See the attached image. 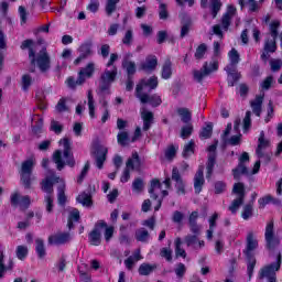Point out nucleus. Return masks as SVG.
Wrapping results in <instances>:
<instances>
[{
  "instance_id": "1",
  "label": "nucleus",
  "mask_w": 282,
  "mask_h": 282,
  "mask_svg": "<svg viewBox=\"0 0 282 282\" xmlns=\"http://www.w3.org/2000/svg\"><path fill=\"white\" fill-rule=\"evenodd\" d=\"M59 145L63 147V151L55 150L53 153V162L56 164L57 171H63L65 166L74 169L76 159H74V153L72 152V141L68 138H64L59 140ZM63 155L66 161L63 160Z\"/></svg>"
},
{
  "instance_id": "2",
  "label": "nucleus",
  "mask_w": 282,
  "mask_h": 282,
  "mask_svg": "<svg viewBox=\"0 0 282 282\" xmlns=\"http://www.w3.org/2000/svg\"><path fill=\"white\" fill-rule=\"evenodd\" d=\"M131 57H133V54L128 53L127 55H124L121 63L122 69H126L127 73L126 91H133V76H135V72H138L135 62L129 59Z\"/></svg>"
},
{
  "instance_id": "3",
  "label": "nucleus",
  "mask_w": 282,
  "mask_h": 282,
  "mask_svg": "<svg viewBox=\"0 0 282 282\" xmlns=\"http://www.w3.org/2000/svg\"><path fill=\"white\" fill-rule=\"evenodd\" d=\"M34 159H28L21 164L20 180L22 186H24L26 191H30V188H32V173L34 171Z\"/></svg>"
},
{
  "instance_id": "4",
  "label": "nucleus",
  "mask_w": 282,
  "mask_h": 282,
  "mask_svg": "<svg viewBox=\"0 0 282 282\" xmlns=\"http://www.w3.org/2000/svg\"><path fill=\"white\" fill-rule=\"evenodd\" d=\"M142 166V161L140 160V154L138 152H133L130 158H128L126 162V169L120 177V182L122 184H127L129 180H131V171H138Z\"/></svg>"
},
{
  "instance_id": "5",
  "label": "nucleus",
  "mask_w": 282,
  "mask_h": 282,
  "mask_svg": "<svg viewBox=\"0 0 282 282\" xmlns=\"http://www.w3.org/2000/svg\"><path fill=\"white\" fill-rule=\"evenodd\" d=\"M281 269V253L275 252V262L264 267L260 271V279H268L269 282H276V272Z\"/></svg>"
},
{
  "instance_id": "6",
  "label": "nucleus",
  "mask_w": 282,
  "mask_h": 282,
  "mask_svg": "<svg viewBox=\"0 0 282 282\" xmlns=\"http://www.w3.org/2000/svg\"><path fill=\"white\" fill-rule=\"evenodd\" d=\"M219 145V141H214L213 144H210L207 148L208 156H207V163H206V180H212L213 173L215 171V165L217 164V147Z\"/></svg>"
},
{
  "instance_id": "7",
  "label": "nucleus",
  "mask_w": 282,
  "mask_h": 282,
  "mask_svg": "<svg viewBox=\"0 0 282 282\" xmlns=\"http://www.w3.org/2000/svg\"><path fill=\"white\" fill-rule=\"evenodd\" d=\"M265 248H279L281 238L274 232V220H270L264 231Z\"/></svg>"
},
{
  "instance_id": "8",
  "label": "nucleus",
  "mask_w": 282,
  "mask_h": 282,
  "mask_svg": "<svg viewBox=\"0 0 282 282\" xmlns=\"http://www.w3.org/2000/svg\"><path fill=\"white\" fill-rule=\"evenodd\" d=\"M118 76V67L113 66L112 70L106 69L99 79V91L105 93L111 89V84L116 82Z\"/></svg>"
},
{
  "instance_id": "9",
  "label": "nucleus",
  "mask_w": 282,
  "mask_h": 282,
  "mask_svg": "<svg viewBox=\"0 0 282 282\" xmlns=\"http://www.w3.org/2000/svg\"><path fill=\"white\" fill-rule=\"evenodd\" d=\"M158 85H160V82L158 80V76H151L149 78H142L139 80L135 87V96H143L144 89H149V91H153V89H158Z\"/></svg>"
},
{
  "instance_id": "10",
  "label": "nucleus",
  "mask_w": 282,
  "mask_h": 282,
  "mask_svg": "<svg viewBox=\"0 0 282 282\" xmlns=\"http://www.w3.org/2000/svg\"><path fill=\"white\" fill-rule=\"evenodd\" d=\"M246 162H250V154L248 152H242L238 165L232 170L234 180H236V182L241 180V175H250Z\"/></svg>"
},
{
  "instance_id": "11",
  "label": "nucleus",
  "mask_w": 282,
  "mask_h": 282,
  "mask_svg": "<svg viewBox=\"0 0 282 282\" xmlns=\"http://www.w3.org/2000/svg\"><path fill=\"white\" fill-rule=\"evenodd\" d=\"M217 69H219V63L213 62L208 64V62H205L199 70L193 72L194 80H196V83H203L205 76H209V74L217 72Z\"/></svg>"
},
{
  "instance_id": "12",
  "label": "nucleus",
  "mask_w": 282,
  "mask_h": 282,
  "mask_svg": "<svg viewBox=\"0 0 282 282\" xmlns=\"http://www.w3.org/2000/svg\"><path fill=\"white\" fill-rule=\"evenodd\" d=\"M93 153L95 155L97 169L102 170L105 167V162H107V153H109V150L104 145L97 144Z\"/></svg>"
},
{
  "instance_id": "13",
  "label": "nucleus",
  "mask_w": 282,
  "mask_h": 282,
  "mask_svg": "<svg viewBox=\"0 0 282 282\" xmlns=\"http://www.w3.org/2000/svg\"><path fill=\"white\" fill-rule=\"evenodd\" d=\"M155 188H162V183L160 182L159 178H153L151 181V185L149 188V194L151 196V199H154L156 202V205L154 206V212L158 213V210L162 208L163 198H160V196L155 194Z\"/></svg>"
},
{
  "instance_id": "14",
  "label": "nucleus",
  "mask_w": 282,
  "mask_h": 282,
  "mask_svg": "<svg viewBox=\"0 0 282 282\" xmlns=\"http://www.w3.org/2000/svg\"><path fill=\"white\" fill-rule=\"evenodd\" d=\"M35 65L39 67L42 74H46V72H50V68L52 67L50 54H47V52H44L37 55L35 57Z\"/></svg>"
},
{
  "instance_id": "15",
  "label": "nucleus",
  "mask_w": 282,
  "mask_h": 282,
  "mask_svg": "<svg viewBox=\"0 0 282 282\" xmlns=\"http://www.w3.org/2000/svg\"><path fill=\"white\" fill-rule=\"evenodd\" d=\"M94 74H96V64L94 62H89L78 72L79 83H83L85 85V83L89 80V78H94Z\"/></svg>"
},
{
  "instance_id": "16",
  "label": "nucleus",
  "mask_w": 282,
  "mask_h": 282,
  "mask_svg": "<svg viewBox=\"0 0 282 282\" xmlns=\"http://www.w3.org/2000/svg\"><path fill=\"white\" fill-rule=\"evenodd\" d=\"M276 40L267 39L264 42L263 52L260 55L261 61L268 63V61H270V54H274V52H276Z\"/></svg>"
},
{
  "instance_id": "17",
  "label": "nucleus",
  "mask_w": 282,
  "mask_h": 282,
  "mask_svg": "<svg viewBox=\"0 0 282 282\" xmlns=\"http://www.w3.org/2000/svg\"><path fill=\"white\" fill-rule=\"evenodd\" d=\"M72 239L69 232H57L48 237V246H63Z\"/></svg>"
},
{
  "instance_id": "18",
  "label": "nucleus",
  "mask_w": 282,
  "mask_h": 282,
  "mask_svg": "<svg viewBox=\"0 0 282 282\" xmlns=\"http://www.w3.org/2000/svg\"><path fill=\"white\" fill-rule=\"evenodd\" d=\"M32 200L29 195L21 196L18 192L11 195V206H21V208H30Z\"/></svg>"
},
{
  "instance_id": "19",
  "label": "nucleus",
  "mask_w": 282,
  "mask_h": 282,
  "mask_svg": "<svg viewBox=\"0 0 282 282\" xmlns=\"http://www.w3.org/2000/svg\"><path fill=\"white\" fill-rule=\"evenodd\" d=\"M79 56L74 61V65H80L82 61H86L91 56V42H85L78 47Z\"/></svg>"
},
{
  "instance_id": "20",
  "label": "nucleus",
  "mask_w": 282,
  "mask_h": 282,
  "mask_svg": "<svg viewBox=\"0 0 282 282\" xmlns=\"http://www.w3.org/2000/svg\"><path fill=\"white\" fill-rule=\"evenodd\" d=\"M137 98H139L142 105L149 104L151 105V107H160V105H162V97L158 94H154V95L143 94V95H139Z\"/></svg>"
},
{
  "instance_id": "21",
  "label": "nucleus",
  "mask_w": 282,
  "mask_h": 282,
  "mask_svg": "<svg viewBox=\"0 0 282 282\" xmlns=\"http://www.w3.org/2000/svg\"><path fill=\"white\" fill-rule=\"evenodd\" d=\"M204 184H206V180H204V167L197 170L194 176V192L196 195H199L204 189Z\"/></svg>"
},
{
  "instance_id": "22",
  "label": "nucleus",
  "mask_w": 282,
  "mask_h": 282,
  "mask_svg": "<svg viewBox=\"0 0 282 282\" xmlns=\"http://www.w3.org/2000/svg\"><path fill=\"white\" fill-rule=\"evenodd\" d=\"M245 256L247 257L248 267L247 272L249 274V280L252 279V272L254 270V265H257V260H254V249L248 248L243 250Z\"/></svg>"
},
{
  "instance_id": "23",
  "label": "nucleus",
  "mask_w": 282,
  "mask_h": 282,
  "mask_svg": "<svg viewBox=\"0 0 282 282\" xmlns=\"http://www.w3.org/2000/svg\"><path fill=\"white\" fill-rule=\"evenodd\" d=\"M21 50H29V58L31 65H36V51H34V40H24L21 44Z\"/></svg>"
},
{
  "instance_id": "24",
  "label": "nucleus",
  "mask_w": 282,
  "mask_h": 282,
  "mask_svg": "<svg viewBox=\"0 0 282 282\" xmlns=\"http://www.w3.org/2000/svg\"><path fill=\"white\" fill-rule=\"evenodd\" d=\"M143 72H155L158 69V56L151 54L145 57V61L141 64Z\"/></svg>"
},
{
  "instance_id": "25",
  "label": "nucleus",
  "mask_w": 282,
  "mask_h": 282,
  "mask_svg": "<svg viewBox=\"0 0 282 282\" xmlns=\"http://www.w3.org/2000/svg\"><path fill=\"white\" fill-rule=\"evenodd\" d=\"M227 76V85L228 87H235L236 83L241 80V73L237 72V68H232L231 66L226 67Z\"/></svg>"
},
{
  "instance_id": "26",
  "label": "nucleus",
  "mask_w": 282,
  "mask_h": 282,
  "mask_svg": "<svg viewBox=\"0 0 282 282\" xmlns=\"http://www.w3.org/2000/svg\"><path fill=\"white\" fill-rule=\"evenodd\" d=\"M270 147V141L265 139V132L261 131L258 138V147L256 149V154L259 160L263 159V149Z\"/></svg>"
},
{
  "instance_id": "27",
  "label": "nucleus",
  "mask_w": 282,
  "mask_h": 282,
  "mask_svg": "<svg viewBox=\"0 0 282 282\" xmlns=\"http://www.w3.org/2000/svg\"><path fill=\"white\" fill-rule=\"evenodd\" d=\"M0 270L6 272V270H12V259L10 254L3 249H0Z\"/></svg>"
},
{
  "instance_id": "28",
  "label": "nucleus",
  "mask_w": 282,
  "mask_h": 282,
  "mask_svg": "<svg viewBox=\"0 0 282 282\" xmlns=\"http://www.w3.org/2000/svg\"><path fill=\"white\" fill-rule=\"evenodd\" d=\"M138 261H142V254H140V249H137L130 257H128L124 260L123 263H124L127 270L131 271V270H133V268Z\"/></svg>"
},
{
  "instance_id": "29",
  "label": "nucleus",
  "mask_w": 282,
  "mask_h": 282,
  "mask_svg": "<svg viewBox=\"0 0 282 282\" xmlns=\"http://www.w3.org/2000/svg\"><path fill=\"white\" fill-rule=\"evenodd\" d=\"M173 76V62H171V58H167L164 61L161 69V78L163 80H169Z\"/></svg>"
},
{
  "instance_id": "30",
  "label": "nucleus",
  "mask_w": 282,
  "mask_h": 282,
  "mask_svg": "<svg viewBox=\"0 0 282 282\" xmlns=\"http://www.w3.org/2000/svg\"><path fill=\"white\" fill-rule=\"evenodd\" d=\"M96 228H105V234L104 237L106 239V241L109 243V241H111V239L113 238V232H115V228L113 226H108L107 221L105 220H99L96 223Z\"/></svg>"
},
{
  "instance_id": "31",
  "label": "nucleus",
  "mask_w": 282,
  "mask_h": 282,
  "mask_svg": "<svg viewBox=\"0 0 282 282\" xmlns=\"http://www.w3.org/2000/svg\"><path fill=\"white\" fill-rule=\"evenodd\" d=\"M252 111L257 118H261V112L263 111V96L259 95L250 102Z\"/></svg>"
},
{
  "instance_id": "32",
  "label": "nucleus",
  "mask_w": 282,
  "mask_h": 282,
  "mask_svg": "<svg viewBox=\"0 0 282 282\" xmlns=\"http://www.w3.org/2000/svg\"><path fill=\"white\" fill-rule=\"evenodd\" d=\"M141 118L143 120V127L142 130L143 131H149L153 124V120H155L153 112L149 111V110H144L141 112Z\"/></svg>"
},
{
  "instance_id": "33",
  "label": "nucleus",
  "mask_w": 282,
  "mask_h": 282,
  "mask_svg": "<svg viewBox=\"0 0 282 282\" xmlns=\"http://www.w3.org/2000/svg\"><path fill=\"white\" fill-rule=\"evenodd\" d=\"M183 242L185 243V246H187V248H193L194 246H199V248H204L205 246L204 240H199V237L195 235L185 236Z\"/></svg>"
},
{
  "instance_id": "34",
  "label": "nucleus",
  "mask_w": 282,
  "mask_h": 282,
  "mask_svg": "<svg viewBox=\"0 0 282 282\" xmlns=\"http://www.w3.org/2000/svg\"><path fill=\"white\" fill-rule=\"evenodd\" d=\"M177 151H180V145L170 144L164 150V158L167 162H173L177 158Z\"/></svg>"
},
{
  "instance_id": "35",
  "label": "nucleus",
  "mask_w": 282,
  "mask_h": 282,
  "mask_svg": "<svg viewBox=\"0 0 282 282\" xmlns=\"http://www.w3.org/2000/svg\"><path fill=\"white\" fill-rule=\"evenodd\" d=\"M100 227H96L88 234V241L90 246H99L101 241Z\"/></svg>"
},
{
  "instance_id": "36",
  "label": "nucleus",
  "mask_w": 282,
  "mask_h": 282,
  "mask_svg": "<svg viewBox=\"0 0 282 282\" xmlns=\"http://www.w3.org/2000/svg\"><path fill=\"white\" fill-rule=\"evenodd\" d=\"M176 112L184 124H191V120H193V112H191L188 108H177Z\"/></svg>"
},
{
  "instance_id": "37",
  "label": "nucleus",
  "mask_w": 282,
  "mask_h": 282,
  "mask_svg": "<svg viewBox=\"0 0 282 282\" xmlns=\"http://www.w3.org/2000/svg\"><path fill=\"white\" fill-rule=\"evenodd\" d=\"M54 182H58V177L42 181V191L47 195H52L54 193Z\"/></svg>"
},
{
  "instance_id": "38",
  "label": "nucleus",
  "mask_w": 282,
  "mask_h": 282,
  "mask_svg": "<svg viewBox=\"0 0 282 282\" xmlns=\"http://www.w3.org/2000/svg\"><path fill=\"white\" fill-rule=\"evenodd\" d=\"M213 138V122H207L199 131L200 140H210Z\"/></svg>"
},
{
  "instance_id": "39",
  "label": "nucleus",
  "mask_w": 282,
  "mask_h": 282,
  "mask_svg": "<svg viewBox=\"0 0 282 282\" xmlns=\"http://www.w3.org/2000/svg\"><path fill=\"white\" fill-rule=\"evenodd\" d=\"M238 4L240 6L241 10H243V8L249 4V12L259 11V3L257 2V0H238Z\"/></svg>"
},
{
  "instance_id": "40",
  "label": "nucleus",
  "mask_w": 282,
  "mask_h": 282,
  "mask_svg": "<svg viewBox=\"0 0 282 282\" xmlns=\"http://www.w3.org/2000/svg\"><path fill=\"white\" fill-rule=\"evenodd\" d=\"M32 120L35 121V123L32 126V133H34V135L43 133V118L35 115Z\"/></svg>"
},
{
  "instance_id": "41",
  "label": "nucleus",
  "mask_w": 282,
  "mask_h": 282,
  "mask_svg": "<svg viewBox=\"0 0 282 282\" xmlns=\"http://www.w3.org/2000/svg\"><path fill=\"white\" fill-rule=\"evenodd\" d=\"M228 58L231 67H237L241 62V55H239V51H237V48H231L228 52Z\"/></svg>"
},
{
  "instance_id": "42",
  "label": "nucleus",
  "mask_w": 282,
  "mask_h": 282,
  "mask_svg": "<svg viewBox=\"0 0 282 282\" xmlns=\"http://www.w3.org/2000/svg\"><path fill=\"white\" fill-rule=\"evenodd\" d=\"M118 3H120V0H107L105 6V12L107 17H112L113 12L118 10Z\"/></svg>"
},
{
  "instance_id": "43",
  "label": "nucleus",
  "mask_w": 282,
  "mask_h": 282,
  "mask_svg": "<svg viewBox=\"0 0 282 282\" xmlns=\"http://www.w3.org/2000/svg\"><path fill=\"white\" fill-rule=\"evenodd\" d=\"M77 202L82 204L83 206H87L88 208L94 206V200L91 199V194H87L86 192H83L77 196Z\"/></svg>"
},
{
  "instance_id": "44",
  "label": "nucleus",
  "mask_w": 282,
  "mask_h": 282,
  "mask_svg": "<svg viewBox=\"0 0 282 282\" xmlns=\"http://www.w3.org/2000/svg\"><path fill=\"white\" fill-rule=\"evenodd\" d=\"M195 153V141L189 140L183 148L182 155L186 160Z\"/></svg>"
},
{
  "instance_id": "45",
  "label": "nucleus",
  "mask_w": 282,
  "mask_h": 282,
  "mask_svg": "<svg viewBox=\"0 0 282 282\" xmlns=\"http://www.w3.org/2000/svg\"><path fill=\"white\" fill-rule=\"evenodd\" d=\"M221 0H210L212 19H217V14L221 11Z\"/></svg>"
},
{
  "instance_id": "46",
  "label": "nucleus",
  "mask_w": 282,
  "mask_h": 282,
  "mask_svg": "<svg viewBox=\"0 0 282 282\" xmlns=\"http://www.w3.org/2000/svg\"><path fill=\"white\" fill-rule=\"evenodd\" d=\"M252 215H254V207L251 203H248L242 208L241 217L245 221H248Z\"/></svg>"
},
{
  "instance_id": "47",
  "label": "nucleus",
  "mask_w": 282,
  "mask_h": 282,
  "mask_svg": "<svg viewBox=\"0 0 282 282\" xmlns=\"http://www.w3.org/2000/svg\"><path fill=\"white\" fill-rule=\"evenodd\" d=\"M206 52H208V45H206V43L199 44L194 54V58H196V61H202V58L206 56Z\"/></svg>"
},
{
  "instance_id": "48",
  "label": "nucleus",
  "mask_w": 282,
  "mask_h": 282,
  "mask_svg": "<svg viewBox=\"0 0 282 282\" xmlns=\"http://www.w3.org/2000/svg\"><path fill=\"white\" fill-rule=\"evenodd\" d=\"M232 193H235V195H238V197L246 199V185H243V183L241 182L235 183Z\"/></svg>"
},
{
  "instance_id": "49",
  "label": "nucleus",
  "mask_w": 282,
  "mask_h": 282,
  "mask_svg": "<svg viewBox=\"0 0 282 282\" xmlns=\"http://www.w3.org/2000/svg\"><path fill=\"white\" fill-rule=\"evenodd\" d=\"M32 75L24 74L22 75L21 85H22V91H30V87H32Z\"/></svg>"
},
{
  "instance_id": "50",
  "label": "nucleus",
  "mask_w": 282,
  "mask_h": 282,
  "mask_svg": "<svg viewBox=\"0 0 282 282\" xmlns=\"http://www.w3.org/2000/svg\"><path fill=\"white\" fill-rule=\"evenodd\" d=\"M246 241L247 248H259V240H257L253 231L248 232Z\"/></svg>"
},
{
  "instance_id": "51",
  "label": "nucleus",
  "mask_w": 282,
  "mask_h": 282,
  "mask_svg": "<svg viewBox=\"0 0 282 282\" xmlns=\"http://www.w3.org/2000/svg\"><path fill=\"white\" fill-rule=\"evenodd\" d=\"M57 202L59 206H65L67 204V196L65 195V185H61L57 188Z\"/></svg>"
},
{
  "instance_id": "52",
  "label": "nucleus",
  "mask_w": 282,
  "mask_h": 282,
  "mask_svg": "<svg viewBox=\"0 0 282 282\" xmlns=\"http://www.w3.org/2000/svg\"><path fill=\"white\" fill-rule=\"evenodd\" d=\"M279 28H281V22H279V20H274L270 23L271 39H279Z\"/></svg>"
},
{
  "instance_id": "53",
  "label": "nucleus",
  "mask_w": 282,
  "mask_h": 282,
  "mask_svg": "<svg viewBox=\"0 0 282 282\" xmlns=\"http://www.w3.org/2000/svg\"><path fill=\"white\" fill-rule=\"evenodd\" d=\"M154 269L155 264L143 263L139 267V274H141V276H149Z\"/></svg>"
},
{
  "instance_id": "54",
  "label": "nucleus",
  "mask_w": 282,
  "mask_h": 282,
  "mask_svg": "<svg viewBox=\"0 0 282 282\" xmlns=\"http://www.w3.org/2000/svg\"><path fill=\"white\" fill-rule=\"evenodd\" d=\"M80 77L77 76V79L74 78V76H69L65 80V85L68 87V89H76V87L84 85L83 83H79Z\"/></svg>"
},
{
  "instance_id": "55",
  "label": "nucleus",
  "mask_w": 282,
  "mask_h": 282,
  "mask_svg": "<svg viewBox=\"0 0 282 282\" xmlns=\"http://www.w3.org/2000/svg\"><path fill=\"white\" fill-rule=\"evenodd\" d=\"M88 109L90 118H96V106L94 105V94L88 90Z\"/></svg>"
},
{
  "instance_id": "56",
  "label": "nucleus",
  "mask_w": 282,
  "mask_h": 282,
  "mask_svg": "<svg viewBox=\"0 0 282 282\" xmlns=\"http://www.w3.org/2000/svg\"><path fill=\"white\" fill-rule=\"evenodd\" d=\"M274 84V76L269 75L267 76L262 83L260 84L261 89H263V91H269V89L272 88V85Z\"/></svg>"
},
{
  "instance_id": "57",
  "label": "nucleus",
  "mask_w": 282,
  "mask_h": 282,
  "mask_svg": "<svg viewBox=\"0 0 282 282\" xmlns=\"http://www.w3.org/2000/svg\"><path fill=\"white\" fill-rule=\"evenodd\" d=\"M132 191L134 193H142L144 191V181L141 177L134 178L132 182Z\"/></svg>"
},
{
  "instance_id": "58",
  "label": "nucleus",
  "mask_w": 282,
  "mask_h": 282,
  "mask_svg": "<svg viewBox=\"0 0 282 282\" xmlns=\"http://www.w3.org/2000/svg\"><path fill=\"white\" fill-rule=\"evenodd\" d=\"M149 231H147V229H140L135 232V239L141 243H147L149 241Z\"/></svg>"
},
{
  "instance_id": "59",
  "label": "nucleus",
  "mask_w": 282,
  "mask_h": 282,
  "mask_svg": "<svg viewBox=\"0 0 282 282\" xmlns=\"http://www.w3.org/2000/svg\"><path fill=\"white\" fill-rule=\"evenodd\" d=\"M117 142L121 147H127L129 144V132L127 131H121L117 135Z\"/></svg>"
},
{
  "instance_id": "60",
  "label": "nucleus",
  "mask_w": 282,
  "mask_h": 282,
  "mask_svg": "<svg viewBox=\"0 0 282 282\" xmlns=\"http://www.w3.org/2000/svg\"><path fill=\"white\" fill-rule=\"evenodd\" d=\"M159 19H161V21H166V19H169V7L166 3L160 2Z\"/></svg>"
},
{
  "instance_id": "61",
  "label": "nucleus",
  "mask_w": 282,
  "mask_h": 282,
  "mask_svg": "<svg viewBox=\"0 0 282 282\" xmlns=\"http://www.w3.org/2000/svg\"><path fill=\"white\" fill-rule=\"evenodd\" d=\"M193 135V123H187L181 129V138L186 140V138H191Z\"/></svg>"
},
{
  "instance_id": "62",
  "label": "nucleus",
  "mask_w": 282,
  "mask_h": 282,
  "mask_svg": "<svg viewBox=\"0 0 282 282\" xmlns=\"http://www.w3.org/2000/svg\"><path fill=\"white\" fill-rule=\"evenodd\" d=\"M193 25V22L191 20H187L185 23L181 26V39H184L185 36H188V33L191 32V26Z\"/></svg>"
},
{
  "instance_id": "63",
  "label": "nucleus",
  "mask_w": 282,
  "mask_h": 282,
  "mask_svg": "<svg viewBox=\"0 0 282 282\" xmlns=\"http://www.w3.org/2000/svg\"><path fill=\"white\" fill-rule=\"evenodd\" d=\"M226 182L224 181H217L214 184V191H215V195H221V193H226Z\"/></svg>"
},
{
  "instance_id": "64",
  "label": "nucleus",
  "mask_w": 282,
  "mask_h": 282,
  "mask_svg": "<svg viewBox=\"0 0 282 282\" xmlns=\"http://www.w3.org/2000/svg\"><path fill=\"white\" fill-rule=\"evenodd\" d=\"M246 198H241V197H237L236 199L232 200L231 205L229 206V210L235 214L237 213V209L239 208V206L243 205V200Z\"/></svg>"
}]
</instances>
